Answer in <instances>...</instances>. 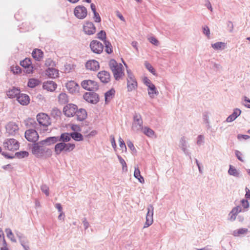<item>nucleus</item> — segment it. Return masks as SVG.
I'll use <instances>...</instances> for the list:
<instances>
[{
    "label": "nucleus",
    "instance_id": "nucleus-1",
    "mask_svg": "<svg viewBox=\"0 0 250 250\" xmlns=\"http://www.w3.org/2000/svg\"><path fill=\"white\" fill-rule=\"evenodd\" d=\"M110 69L116 80H119L124 75V67L121 63H118L114 60H111L109 63Z\"/></svg>",
    "mask_w": 250,
    "mask_h": 250
},
{
    "label": "nucleus",
    "instance_id": "nucleus-2",
    "mask_svg": "<svg viewBox=\"0 0 250 250\" xmlns=\"http://www.w3.org/2000/svg\"><path fill=\"white\" fill-rule=\"evenodd\" d=\"M32 153L37 157L41 158L47 152L48 148L44 146L41 141L35 143L32 145L31 147Z\"/></svg>",
    "mask_w": 250,
    "mask_h": 250
},
{
    "label": "nucleus",
    "instance_id": "nucleus-3",
    "mask_svg": "<svg viewBox=\"0 0 250 250\" xmlns=\"http://www.w3.org/2000/svg\"><path fill=\"white\" fill-rule=\"evenodd\" d=\"M37 120L40 125L42 126L43 131H46L47 126L51 123L49 116L45 113H39L37 116Z\"/></svg>",
    "mask_w": 250,
    "mask_h": 250
},
{
    "label": "nucleus",
    "instance_id": "nucleus-4",
    "mask_svg": "<svg viewBox=\"0 0 250 250\" xmlns=\"http://www.w3.org/2000/svg\"><path fill=\"white\" fill-rule=\"evenodd\" d=\"M178 146L183 153L186 156H189L190 159H191V153L188 150L189 145L188 143V138L186 136H183L180 138Z\"/></svg>",
    "mask_w": 250,
    "mask_h": 250
},
{
    "label": "nucleus",
    "instance_id": "nucleus-5",
    "mask_svg": "<svg viewBox=\"0 0 250 250\" xmlns=\"http://www.w3.org/2000/svg\"><path fill=\"white\" fill-rule=\"evenodd\" d=\"M127 87L128 91H131L137 87V83L134 78V75L130 71L127 70Z\"/></svg>",
    "mask_w": 250,
    "mask_h": 250
},
{
    "label": "nucleus",
    "instance_id": "nucleus-6",
    "mask_svg": "<svg viewBox=\"0 0 250 250\" xmlns=\"http://www.w3.org/2000/svg\"><path fill=\"white\" fill-rule=\"evenodd\" d=\"M4 147L10 151H15L19 149V143L14 139H8L5 140L3 143Z\"/></svg>",
    "mask_w": 250,
    "mask_h": 250
},
{
    "label": "nucleus",
    "instance_id": "nucleus-7",
    "mask_svg": "<svg viewBox=\"0 0 250 250\" xmlns=\"http://www.w3.org/2000/svg\"><path fill=\"white\" fill-rule=\"evenodd\" d=\"M134 120L132 124V129L135 132L141 131L143 128V120L141 116L139 114H135L134 116Z\"/></svg>",
    "mask_w": 250,
    "mask_h": 250
},
{
    "label": "nucleus",
    "instance_id": "nucleus-8",
    "mask_svg": "<svg viewBox=\"0 0 250 250\" xmlns=\"http://www.w3.org/2000/svg\"><path fill=\"white\" fill-rule=\"evenodd\" d=\"M82 86L89 91H96L98 89L97 83L92 80H84L81 83Z\"/></svg>",
    "mask_w": 250,
    "mask_h": 250
},
{
    "label": "nucleus",
    "instance_id": "nucleus-9",
    "mask_svg": "<svg viewBox=\"0 0 250 250\" xmlns=\"http://www.w3.org/2000/svg\"><path fill=\"white\" fill-rule=\"evenodd\" d=\"M74 14L78 19H83L87 16V11L84 6L78 5L74 9Z\"/></svg>",
    "mask_w": 250,
    "mask_h": 250
},
{
    "label": "nucleus",
    "instance_id": "nucleus-10",
    "mask_svg": "<svg viewBox=\"0 0 250 250\" xmlns=\"http://www.w3.org/2000/svg\"><path fill=\"white\" fill-rule=\"evenodd\" d=\"M77 110V105L72 104H69L63 107V112L66 116L71 117L76 114Z\"/></svg>",
    "mask_w": 250,
    "mask_h": 250
},
{
    "label": "nucleus",
    "instance_id": "nucleus-11",
    "mask_svg": "<svg viewBox=\"0 0 250 250\" xmlns=\"http://www.w3.org/2000/svg\"><path fill=\"white\" fill-rule=\"evenodd\" d=\"M147 213L146 216V221L144 228H146L150 226L153 222V207L152 205H149L147 208Z\"/></svg>",
    "mask_w": 250,
    "mask_h": 250
},
{
    "label": "nucleus",
    "instance_id": "nucleus-12",
    "mask_svg": "<svg viewBox=\"0 0 250 250\" xmlns=\"http://www.w3.org/2000/svg\"><path fill=\"white\" fill-rule=\"evenodd\" d=\"M90 47L92 52L96 54L101 53L104 49L103 44L100 42L96 40L91 42Z\"/></svg>",
    "mask_w": 250,
    "mask_h": 250
},
{
    "label": "nucleus",
    "instance_id": "nucleus-13",
    "mask_svg": "<svg viewBox=\"0 0 250 250\" xmlns=\"http://www.w3.org/2000/svg\"><path fill=\"white\" fill-rule=\"evenodd\" d=\"M25 137L28 141L35 143L38 141L39 136L35 130L30 129L25 131Z\"/></svg>",
    "mask_w": 250,
    "mask_h": 250
},
{
    "label": "nucleus",
    "instance_id": "nucleus-14",
    "mask_svg": "<svg viewBox=\"0 0 250 250\" xmlns=\"http://www.w3.org/2000/svg\"><path fill=\"white\" fill-rule=\"evenodd\" d=\"M84 99L87 102L95 104L99 102V96L98 95L94 92H87L83 95Z\"/></svg>",
    "mask_w": 250,
    "mask_h": 250
},
{
    "label": "nucleus",
    "instance_id": "nucleus-15",
    "mask_svg": "<svg viewBox=\"0 0 250 250\" xmlns=\"http://www.w3.org/2000/svg\"><path fill=\"white\" fill-rule=\"evenodd\" d=\"M6 130L9 135H15L18 133L19 127L15 123L10 122L6 125Z\"/></svg>",
    "mask_w": 250,
    "mask_h": 250
},
{
    "label": "nucleus",
    "instance_id": "nucleus-16",
    "mask_svg": "<svg viewBox=\"0 0 250 250\" xmlns=\"http://www.w3.org/2000/svg\"><path fill=\"white\" fill-rule=\"evenodd\" d=\"M83 30L86 34L91 35L96 32V27L92 22L87 21L83 26Z\"/></svg>",
    "mask_w": 250,
    "mask_h": 250
},
{
    "label": "nucleus",
    "instance_id": "nucleus-17",
    "mask_svg": "<svg viewBox=\"0 0 250 250\" xmlns=\"http://www.w3.org/2000/svg\"><path fill=\"white\" fill-rule=\"evenodd\" d=\"M85 67L87 69L91 71H96L99 69L100 66L99 62L97 61L91 60L86 62Z\"/></svg>",
    "mask_w": 250,
    "mask_h": 250
},
{
    "label": "nucleus",
    "instance_id": "nucleus-18",
    "mask_svg": "<svg viewBox=\"0 0 250 250\" xmlns=\"http://www.w3.org/2000/svg\"><path fill=\"white\" fill-rule=\"evenodd\" d=\"M66 87L70 93H74L79 91L80 87L75 82L71 81L66 83Z\"/></svg>",
    "mask_w": 250,
    "mask_h": 250
},
{
    "label": "nucleus",
    "instance_id": "nucleus-19",
    "mask_svg": "<svg viewBox=\"0 0 250 250\" xmlns=\"http://www.w3.org/2000/svg\"><path fill=\"white\" fill-rule=\"evenodd\" d=\"M98 78L103 83H107L110 80V75L109 72L106 71H102L97 74Z\"/></svg>",
    "mask_w": 250,
    "mask_h": 250
},
{
    "label": "nucleus",
    "instance_id": "nucleus-20",
    "mask_svg": "<svg viewBox=\"0 0 250 250\" xmlns=\"http://www.w3.org/2000/svg\"><path fill=\"white\" fill-rule=\"evenodd\" d=\"M20 93V89L18 88H16L15 87H12V88L9 89L6 92V94L8 98L13 99L14 98H17L19 96Z\"/></svg>",
    "mask_w": 250,
    "mask_h": 250
},
{
    "label": "nucleus",
    "instance_id": "nucleus-21",
    "mask_svg": "<svg viewBox=\"0 0 250 250\" xmlns=\"http://www.w3.org/2000/svg\"><path fill=\"white\" fill-rule=\"evenodd\" d=\"M241 113V110L238 108H234L231 114L228 117L226 122H231L234 121Z\"/></svg>",
    "mask_w": 250,
    "mask_h": 250
},
{
    "label": "nucleus",
    "instance_id": "nucleus-22",
    "mask_svg": "<svg viewBox=\"0 0 250 250\" xmlns=\"http://www.w3.org/2000/svg\"><path fill=\"white\" fill-rule=\"evenodd\" d=\"M18 102L22 105H27L29 103V97L25 94H19L17 98Z\"/></svg>",
    "mask_w": 250,
    "mask_h": 250
},
{
    "label": "nucleus",
    "instance_id": "nucleus-23",
    "mask_svg": "<svg viewBox=\"0 0 250 250\" xmlns=\"http://www.w3.org/2000/svg\"><path fill=\"white\" fill-rule=\"evenodd\" d=\"M57 87V84L52 81H47L43 83V88L47 91H53Z\"/></svg>",
    "mask_w": 250,
    "mask_h": 250
},
{
    "label": "nucleus",
    "instance_id": "nucleus-24",
    "mask_svg": "<svg viewBox=\"0 0 250 250\" xmlns=\"http://www.w3.org/2000/svg\"><path fill=\"white\" fill-rule=\"evenodd\" d=\"M241 211L242 208L240 206H238L233 208L229 213V219L231 221H234L236 219V215Z\"/></svg>",
    "mask_w": 250,
    "mask_h": 250
},
{
    "label": "nucleus",
    "instance_id": "nucleus-25",
    "mask_svg": "<svg viewBox=\"0 0 250 250\" xmlns=\"http://www.w3.org/2000/svg\"><path fill=\"white\" fill-rule=\"evenodd\" d=\"M148 94L151 99H153L155 96L158 95L159 91L153 84L150 85L147 88Z\"/></svg>",
    "mask_w": 250,
    "mask_h": 250
},
{
    "label": "nucleus",
    "instance_id": "nucleus-26",
    "mask_svg": "<svg viewBox=\"0 0 250 250\" xmlns=\"http://www.w3.org/2000/svg\"><path fill=\"white\" fill-rule=\"evenodd\" d=\"M58 142L68 143L71 140L70 133L64 132L61 134L60 136H57Z\"/></svg>",
    "mask_w": 250,
    "mask_h": 250
},
{
    "label": "nucleus",
    "instance_id": "nucleus-27",
    "mask_svg": "<svg viewBox=\"0 0 250 250\" xmlns=\"http://www.w3.org/2000/svg\"><path fill=\"white\" fill-rule=\"evenodd\" d=\"M45 74L50 78H55L59 75V71L57 69L49 67L45 72Z\"/></svg>",
    "mask_w": 250,
    "mask_h": 250
},
{
    "label": "nucleus",
    "instance_id": "nucleus-28",
    "mask_svg": "<svg viewBox=\"0 0 250 250\" xmlns=\"http://www.w3.org/2000/svg\"><path fill=\"white\" fill-rule=\"evenodd\" d=\"M76 115L77 117L78 120L82 121L86 118L87 112L85 109L80 108L79 110H77Z\"/></svg>",
    "mask_w": 250,
    "mask_h": 250
},
{
    "label": "nucleus",
    "instance_id": "nucleus-29",
    "mask_svg": "<svg viewBox=\"0 0 250 250\" xmlns=\"http://www.w3.org/2000/svg\"><path fill=\"white\" fill-rule=\"evenodd\" d=\"M58 142L57 136L49 137L46 139L41 141V142L44 146H49L52 144H54Z\"/></svg>",
    "mask_w": 250,
    "mask_h": 250
},
{
    "label": "nucleus",
    "instance_id": "nucleus-30",
    "mask_svg": "<svg viewBox=\"0 0 250 250\" xmlns=\"http://www.w3.org/2000/svg\"><path fill=\"white\" fill-rule=\"evenodd\" d=\"M228 173L230 175H232L236 178H239L241 176L240 172L231 165L229 166Z\"/></svg>",
    "mask_w": 250,
    "mask_h": 250
},
{
    "label": "nucleus",
    "instance_id": "nucleus-31",
    "mask_svg": "<svg viewBox=\"0 0 250 250\" xmlns=\"http://www.w3.org/2000/svg\"><path fill=\"white\" fill-rule=\"evenodd\" d=\"M32 57L37 61H40L41 59L43 58V52L39 49H35L33 51L32 53Z\"/></svg>",
    "mask_w": 250,
    "mask_h": 250
},
{
    "label": "nucleus",
    "instance_id": "nucleus-32",
    "mask_svg": "<svg viewBox=\"0 0 250 250\" xmlns=\"http://www.w3.org/2000/svg\"><path fill=\"white\" fill-rule=\"evenodd\" d=\"M134 176L135 178L137 179L141 183H144V179L143 177L141 176L140 170L138 167H135Z\"/></svg>",
    "mask_w": 250,
    "mask_h": 250
},
{
    "label": "nucleus",
    "instance_id": "nucleus-33",
    "mask_svg": "<svg viewBox=\"0 0 250 250\" xmlns=\"http://www.w3.org/2000/svg\"><path fill=\"white\" fill-rule=\"evenodd\" d=\"M58 101L62 104L68 103V99L67 95L64 93H60L58 96Z\"/></svg>",
    "mask_w": 250,
    "mask_h": 250
},
{
    "label": "nucleus",
    "instance_id": "nucleus-34",
    "mask_svg": "<svg viewBox=\"0 0 250 250\" xmlns=\"http://www.w3.org/2000/svg\"><path fill=\"white\" fill-rule=\"evenodd\" d=\"M71 135V139L72 138L73 140H74L76 141H83V137L82 134L80 133L76 132H73L70 133Z\"/></svg>",
    "mask_w": 250,
    "mask_h": 250
},
{
    "label": "nucleus",
    "instance_id": "nucleus-35",
    "mask_svg": "<svg viewBox=\"0 0 250 250\" xmlns=\"http://www.w3.org/2000/svg\"><path fill=\"white\" fill-rule=\"evenodd\" d=\"M248 232V229L247 228H241L235 230L233 232V235L234 236H240L241 235L246 234Z\"/></svg>",
    "mask_w": 250,
    "mask_h": 250
},
{
    "label": "nucleus",
    "instance_id": "nucleus-36",
    "mask_svg": "<svg viewBox=\"0 0 250 250\" xmlns=\"http://www.w3.org/2000/svg\"><path fill=\"white\" fill-rule=\"evenodd\" d=\"M115 91L113 89H111L105 93V101L108 103L114 96Z\"/></svg>",
    "mask_w": 250,
    "mask_h": 250
},
{
    "label": "nucleus",
    "instance_id": "nucleus-37",
    "mask_svg": "<svg viewBox=\"0 0 250 250\" xmlns=\"http://www.w3.org/2000/svg\"><path fill=\"white\" fill-rule=\"evenodd\" d=\"M141 131H142L146 135L149 137H152L154 135V131L149 127H143Z\"/></svg>",
    "mask_w": 250,
    "mask_h": 250
},
{
    "label": "nucleus",
    "instance_id": "nucleus-38",
    "mask_svg": "<svg viewBox=\"0 0 250 250\" xmlns=\"http://www.w3.org/2000/svg\"><path fill=\"white\" fill-rule=\"evenodd\" d=\"M40 81L36 79L32 78L29 80L28 86L31 88H34L40 83Z\"/></svg>",
    "mask_w": 250,
    "mask_h": 250
},
{
    "label": "nucleus",
    "instance_id": "nucleus-39",
    "mask_svg": "<svg viewBox=\"0 0 250 250\" xmlns=\"http://www.w3.org/2000/svg\"><path fill=\"white\" fill-rule=\"evenodd\" d=\"M54 151L57 155H59L62 152H64L61 142H59V143L55 145L54 147Z\"/></svg>",
    "mask_w": 250,
    "mask_h": 250
},
{
    "label": "nucleus",
    "instance_id": "nucleus-40",
    "mask_svg": "<svg viewBox=\"0 0 250 250\" xmlns=\"http://www.w3.org/2000/svg\"><path fill=\"white\" fill-rule=\"evenodd\" d=\"M5 232L6 233L7 237L10 239V240L13 242H16V240L14 237V235L12 232V230L10 229L7 228L5 229Z\"/></svg>",
    "mask_w": 250,
    "mask_h": 250
},
{
    "label": "nucleus",
    "instance_id": "nucleus-41",
    "mask_svg": "<svg viewBox=\"0 0 250 250\" xmlns=\"http://www.w3.org/2000/svg\"><path fill=\"white\" fill-rule=\"evenodd\" d=\"M104 44L105 47V51L108 54H110L112 52V46L111 44L109 41L106 40L104 41Z\"/></svg>",
    "mask_w": 250,
    "mask_h": 250
},
{
    "label": "nucleus",
    "instance_id": "nucleus-42",
    "mask_svg": "<svg viewBox=\"0 0 250 250\" xmlns=\"http://www.w3.org/2000/svg\"><path fill=\"white\" fill-rule=\"evenodd\" d=\"M31 60L29 58H25L20 62V64L23 67H27L31 66Z\"/></svg>",
    "mask_w": 250,
    "mask_h": 250
},
{
    "label": "nucleus",
    "instance_id": "nucleus-43",
    "mask_svg": "<svg viewBox=\"0 0 250 250\" xmlns=\"http://www.w3.org/2000/svg\"><path fill=\"white\" fill-rule=\"evenodd\" d=\"M61 114V111L56 107H54L51 110V115L53 117L60 116Z\"/></svg>",
    "mask_w": 250,
    "mask_h": 250
},
{
    "label": "nucleus",
    "instance_id": "nucleus-44",
    "mask_svg": "<svg viewBox=\"0 0 250 250\" xmlns=\"http://www.w3.org/2000/svg\"><path fill=\"white\" fill-rule=\"evenodd\" d=\"M29 153L27 151H22L17 152L15 153V155L19 158H23L24 157H26L28 156Z\"/></svg>",
    "mask_w": 250,
    "mask_h": 250
},
{
    "label": "nucleus",
    "instance_id": "nucleus-45",
    "mask_svg": "<svg viewBox=\"0 0 250 250\" xmlns=\"http://www.w3.org/2000/svg\"><path fill=\"white\" fill-rule=\"evenodd\" d=\"M202 30L203 34L207 37L208 39H209L210 37V30L208 26L204 25L202 26Z\"/></svg>",
    "mask_w": 250,
    "mask_h": 250
},
{
    "label": "nucleus",
    "instance_id": "nucleus-46",
    "mask_svg": "<svg viewBox=\"0 0 250 250\" xmlns=\"http://www.w3.org/2000/svg\"><path fill=\"white\" fill-rule=\"evenodd\" d=\"M75 148L74 144L67 143L65 152H69L73 150Z\"/></svg>",
    "mask_w": 250,
    "mask_h": 250
},
{
    "label": "nucleus",
    "instance_id": "nucleus-47",
    "mask_svg": "<svg viewBox=\"0 0 250 250\" xmlns=\"http://www.w3.org/2000/svg\"><path fill=\"white\" fill-rule=\"evenodd\" d=\"M97 37L99 39L102 40L104 42V41L106 40L105 32L103 30L101 31L97 34Z\"/></svg>",
    "mask_w": 250,
    "mask_h": 250
},
{
    "label": "nucleus",
    "instance_id": "nucleus-48",
    "mask_svg": "<svg viewBox=\"0 0 250 250\" xmlns=\"http://www.w3.org/2000/svg\"><path fill=\"white\" fill-rule=\"evenodd\" d=\"M204 136L202 135L198 136L197 138L196 144L198 146H200L204 143Z\"/></svg>",
    "mask_w": 250,
    "mask_h": 250
},
{
    "label": "nucleus",
    "instance_id": "nucleus-49",
    "mask_svg": "<svg viewBox=\"0 0 250 250\" xmlns=\"http://www.w3.org/2000/svg\"><path fill=\"white\" fill-rule=\"evenodd\" d=\"M146 68L153 75H155V70L152 66L148 62H146L145 63Z\"/></svg>",
    "mask_w": 250,
    "mask_h": 250
},
{
    "label": "nucleus",
    "instance_id": "nucleus-50",
    "mask_svg": "<svg viewBox=\"0 0 250 250\" xmlns=\"http://www.w3.org/2000/svg\"><path fill=\"white\" fill-rule=\"evenodd\" d=\"M41 189L46 196H49V188L46 185H42L41 187Z\"/></svg>",
    "mask_w": 250,
    "mask_h": 250
},
{
    "label": "nucleus",
    "instance_id": "nucleus-51",
    "mask_svg": "<svg viewBox=\"0 0 250 250\" xmlns=\"http://www.w3.org/2000/svg\"><path fill=\"white\" fill-rule=\"evenodd\" d=\"M118 158L119 160L120 163L123 166V169L124 170H127V166L125 161L119 155H118Z\"/></svg>",
    "mask_w": 250,
    "mask_h": 250
},
{
    "label": "nucleus",
    "instance_id": "nucleus-52",
    "mask_svg": "<svg viewBox=\"0 0 250 250\" xmlns=\"http://www.w3.org/2000/svg\"><path fill=\"white\" fill-rule=\"evenodd\" d=\"M11 71H12L14 74H18L21 72V69L19 66H13L11 67Z\"/></svg>",
    "mask_w": 250,
    "mask_h": 250
},
{
    "label": "nucleus",
    "instance_id": "nucleus-53",
    "mask_svg": "<svg viewBox=\"0 0 250 250\" xmlns=\"http://www.w3.org/2000/svg\"><path fill=\"white\" fill-rule=\"evenodd\" d=\"M127 146L130 149V150L133 152H136V149L135 148L133 143L130 141H128L126 142Z\"/></svg>",
    "mask_w": 250,
    "mask_h": 250
},
{
    "label": "nucleus",
    "instance_id": "nucleus-54",
    "mask_svg": "<svg viewBox=\"0 0 250 250\" xmlns=\"http://www.w3.org/2000/svg\"><path fill=\"white\" fill-rule=\"evenodd\" d=\"M227 30L229 32H232L233 30V23L230 21H228L227 23Z\"/></svg>",
    "mask_w": 250,
    "mask_h": 250
},
{
    "label": "nucleus",
    "instance_id": "nucleus-55",
    "mask_svg": "<svg viewBox=\"0 0 250 250\" xmlns=\"http://www.w3.org/2000/svg\"><path fill=\"white\" fill-rule=\"evenodd\" d=\"M148 40L152 44L156 46H158L159 45V41L155 38L151 37L149 38Z\"/></svg>",
    "mask_w": 250,
    "mask_h": 250
},
{
    "label": "nucleus",
    "instance_id": "nucleus-56",
    "mask_svg": "<svg viewBox=\"0 0 250 250\" xmlns=\"http://www.w3.org/2000/svg\"><path fill=\"white\" fill-rule=\"evenodd\" d=\"M71 129L74 131V132H78L81 130V128L80 126L77 125H72L71 126Z\"/></svg>",
    "mask_w": 250,
    "mask_h": 250
},
{
    "label": "nucleus",
    "instance_id": "nucleus-57",
    "mask_svg": "<svg viewBox=\"0 0 250 250\" xmlns=\"http://www.w3.org/2000/svg\"><path fill=\"white\" fill-rule=\"evenodd\" d=\"M93 14H94L93 19H94V21L96 22H100L101 21V17H100L99 13L96 12V13H94Z\"/></svg>",
    "mask_w": 250,
    "mask_h": 250
},
{
    "label": "nucleus",
    "instance_id": "nucleus-58",
    "mask_svg": "<svg viewBox=\"0 0 250 250\" xmlns=\"http://www.w3.org/2000/svg\"><path fill=\"white\" fill-rule=\"evenodd\" d=\"M110 141L112 146L115 150L117 147L114 136L113 135L110 136Z\"/></svg>",
    "mask_w": 250,
    "mask_h": 250
},
{
    "label": "nucleus",
    "instance_id": "nucleus-59",
    "mask_svg": "<svg viewBox=\"0 0 250 250\" xmlns=\"http://www.w3.org/2000/svg\"><path fill=\"white\" fill-rule=\"evenodd\" d=\"M241 204H242V207L244 208H249L250 204H249V202L247 200H245V199L242 200H241Z\"/></svg>",
    "mask_w": 250,
    "mask_h": 250
},
{
    "label": "nucleus",
    "instance_id": "nucleus-60",
    "mask_svg": "<svg viewBox=\"0 0 250 250\" xmlns=\"http://www.w3.org/2000/svg\"><path fill=\"white\" fill-rule=\"evenodd\" d=\"M245 99L243 102V105L248 107L250 108V100H249L247 97H245Z\"/></svg>",
    "mask_w": 250,
    "mask_h": 250
},
{
    "label": "nucleus",
    "instance_id": "nucleus-61",
    "mask_svg": "<svg viewBox=\"0 0 250 250\" xmlns=\"http://www.w3.org/2000/svg\"><path fill=\"white\" fill-rule=\"evenodd\" d=\"M144 84L148 87L150 86V85L153 84L150 81L149 79H148L146 77L144 79Z\"/></svg>",
    "mask_w": 250,
    "mask_h": 250
},
{
    "label": "nucleus",
    "instance_id": "nucleus-62",
    "mask_svg": "<svg viewBox=\"0 0 250 250\" xmlns=\"http://www.w3.org/2000/svg\"><path fill=\"white\" fill-rule=\"evenodd\" d=\"M235 154L236 157L239 161L243 162V160L242 158V154L241 153V152H240L239 150H235Z\"/></svg>",
    "mask_w": 250,
    "mask_h": 250
},
{
    "label": "nucleus",
    "instance_id": "nucleus-63",
    "mask_svg": "<svg viewBox=\"0 0 250 250\" xmlns=\"http://www.w3.org/2000/svg\"><path fill=\"white\" fill-rule=\"evenodd\" d=\"M119 143H120L119 145H120V147L121 148H125V149L126 150V147L124 141H123V140L121 137L119 138Z\"/></svg>",
    "mask_w": 250,
    "mask_h": 250
},
{
    "label": "nucleus",
    "instance_id": "nucleus-64",
    "mask_svg": "<svg viewBox=\"0 0 250 250\" xmlns=\"http://www.w3.org/2000/svg\"><path fill=\"white\" fill-rule=\"evenodd\" d=\"M250 138V136L248 135L238 134L237 135V138L239 140H241V139L247 140V139H249Z\"/></svg>",
    "mask_w": 250,
    "mask_h": 250
}]
</instances>
